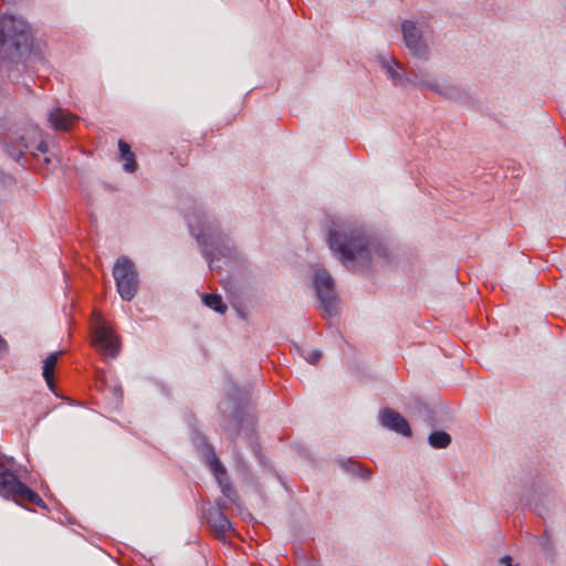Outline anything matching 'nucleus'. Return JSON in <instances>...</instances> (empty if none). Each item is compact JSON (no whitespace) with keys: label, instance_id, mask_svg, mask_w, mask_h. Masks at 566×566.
I'll return each mask as SVG.
<instances>
[{"label":"nucleus","instance_id":"nucleus-1","mask_svg":"<svg viewBox=\"0 0 566 566\" xmlns=\"http://www.w3.org/2000/svg\"><path fill=\"white\" fill-rule=\"evenodd\" d=\"M190 234L201 248L211 271L237 269L242 262L237 242L220 229L218 220L202 208L186 216Z\"/></svg>","mask_w":566,"mask_h":566},{"label":"nucleus","instance_id":"nucleus-2","mask_svg":"<svg viewBox=\"0 0 566 566\" xmlns=\"http://www.w3.org/2000/svg\"><path fill=\"white\" fill-rule=\"evenodd\" d=\"M31 43L30 25L24 19L8 13L0 17V69H6L10 78H14L13 67H24L22 61Z\"/></svg>","mask_w":566,"mask_h":566},{"label":"nucleus","instance_id":"nucleus-3","mask_svg":"<svg viewBox=\"0 0 566 566\" xmlns=\"http://www.w3.org/2000/svg\"><path fill=\"white\" fill-rule=\"evenodd\" d=\"M328 244L346 268L356 271L370 261L374 240L360 228L342 226L329 231Z\"/></svg>","mask_w":566,"mask_h":566},{"label":"nucleus","instance_id":"nucleus-4","mask_svg":"<svg viewBox=\"0 0 566 566\" xmlns=\"http://www.w3.org/2000/svg\"><path fill=\"white\" fill-rule=\"evenodd\" d=\"M43 132L35 124L12 125L6 127L0 123V145L4 153L23 166L22 159L25 151L34 155L33 150L41 154L49 151V145L42 138Z\"/></svg>","mask_w":566,"mask_h":566},{"label":"nucleus","instance_id":"nucleus-5","mask_svg":"<svg viewBox=\"0 0 566 566\" xmlns=\"http://www.w3.org/2000/svg\"><path fill=\"white\" fill-rule=\"evenodd\" d=\"M192 443L200 457V460L209 468L212 472L223 496L231 503L237 504L239 495L235 489L231 485L227 469L220 459L217 457L214 448L210 444L201 432H192Z\"/></svg>","mask_w":566,"mask_h":566},{"label":"nucleus","instance_id":"nucleus-6","mask_svg":"<svg viewBox=\"0 0 566 566\" xmlns=\"http://www.w3.org/2000/svg\"><path fill=\"white\" fill-rule=\"evenodd\" d=\"M248 408V392L244 388H239L235 384L229 382L227 389V397L218 405V409L222 415L224 421V430L234 437L243 428V422L247 416Z\"/></svg>","mask_w":566,"mask_h":566},{"label":"nucleus","instance_id":"nucleus-7","mask_svg":"<svg viewBox=\"0 0 566 566\" xmlns=\"http://www.w3.org/2000/svg\"><path fill=\"white\" fill-rule=\"evenodd\" d=\"M0 494L12 497L15 502H27L48 510V505L42 497L7 469L0 470Z\"/></svg>","mask_w":566,"mask_h":566},{"label":"nucleus","instance_id":"nucleus-8","mask_svg":"<svg viewBox=\"0 0 566 566\" xmlns=\"http://www.w3.org/2000/svg\"><path fill=\"white\" fill-rule=\"evenodd\" d=\"M113 276L119 296L132 301L139 289V276L134 262L128 256H119L113 268Z\"/></svg>","mask_w":566,"mask_h":566},{"label":"nucleus","instance_id":"nucleus-9","mask_svg":"<svg viewBox=\"0 0 566 566\" xmlns=\"http://www.w3.org/2000/svg\"><path fill=\"white\" fill-rule=\"evenodd\" d=\"M92 343L102 354L116 358L120 353V339L103 316L95 312L91 322Z\"/></svg>","mask_w":566,"mask_h":566},{"label":"nucleus","instance_id":"nucleus-10","mask_svg":"<svg viewBox=\"0 0 566 566\" xmlns=\"http://www.w3.org/2000/svg\"><path fill=\"white\" fill-rule=\"evenodd\" d=\"M314 286L321 307L328 316L338 313L337 297L334 291V280L326 270H318L314 276Z\"/></svg>","mask_w":566,"mask_h":566},{"label":"nucleus","instance_id":"nucleus-11","mask_svg":"<svg viewBox=\"0 0 566 566\" xmlns=\"http://www.w3.org/2000/svg\"><path fill=\"white\" fill-rule=\"evenodd\" d=\"M226 502L222 499L216 500L214 505L202 507V518L208 523L217 538L221 539L231 530V523L223 513Z\"/></svg>","mask_w":566,"mask_h":566},{"label":"nucleus","instance_id":"nucleus-12","mask_svg":"<svg viewBox=\"0 0 566 566\" xmlns=\"http://www.w3.org/2000/svg\"><path fill=\"white\" fill-rule=\"evenodd\" d=\"M401 29L406 46L409 51L419 59H427L428 46L416 23L412 21H405Z\"/></svg>","mask_w":566,"mask_h":566},{"label":"nucleus","instance_id":"nucleus-13","mask_svg":"<svg viewBox=\"0 0 566 566\" xmlns=\"http://www.w3.org/2000/svg\"><path fill=\"white\" fill-rule=\"evenodd\" d=\"M380 422L385 428L396 431L397 433L405 437L411 436V429L408 421L399 412L390 408H387L381 412Z\"/></svg>","mask_w":566,"mask_h":566},{"label":"nucleus","instance_id":"nucleus-14","mask_svg":"<svg viewBox=\"0 0 566 566\" xmlns=\"http://www.w3.org/2000/svg\"><path fill=\"white\" fill-rule=\"evenodd\" d=\"M77 119V116L62 107H54L48 114L50 126L55 130L67 132Z\"/></svg>","mask_w":566,"mask_h":566},{"label":"nucleus","instance_id":"nucleus-15","mask_svg":"<svg viewBox=\"0 0 566 566\" xmlns=\"http://www.w3.org/2000/svg\"><path fill=\"white\" fill-rule=\"evenodd\" d=\"M405 81L412 84L413 86H417L420 88L427 87V88L438 93L439 95H442L446 97H451V95H452L451 87L443 86L436 81H426V80L420 78L418 71L413 67L408 71V75L405 78Z\"/></svg>","mask_w":566,"mask_h":566},{"label":"nucleus","instance_id":"nucleus-16","mask_svg":"<svg viewBox=\"0 0 566 566\" xmlns=\"http://www.w3.org/2000/svg\"><path fill=\"white\" fill-rule=\"evenodd\" d=\"M60 355H61V352H56V353L50 354L44 359L43 370H42V376H43L48 387L56 396H57V394H56L55 382H54V379H53V369H54V367H55V365L57 363V359H59Z\"/></svg>","mask_w":566,"mask_h":566},{"label":"nucleus","instance_id":"nucleus-17","mask_svg":"<svg viewBox=\"0 0 566 566\" xmlns=\"http://www.w3.org/2000/svg\"><path fill=\"white\" fill-rule=\"evenodd\" d=\"M118 150L120 159L124 161L123 169L126 172H135L137 170V161L130 146L123 139L118 140Z\"/></svg>","mask_w":566,"mask_h":566},{"label":"nucleus","instance_id":"nucleus-18","mask_svg":"<svg viewBox=\"0 0 566 566\" xmlns=\"http://www.w3.org/2000/svg\"><path fill=\"white\" fill-rule=\"evenodd\" d=\"M228 291V297L231 302L232 308L237 313L238 317L245 319L248 317V313L245 310V305L240 300V295L238 294V289L231 283L228 282L226 286Z\"/></svg>","mask_w":566,"mask_h":566},{"label":"nucleus","instance_id":"nucleus-19","mask_svg":"<svg viewBox=\"0 0 566 566\" xmlns=\"http://www.w3.org/2000/svg\"><path fill=\"white\" fill-rule=\"evenodd\" d=\"M203 305L211 308L216 313L224 314L227 312V304L223 302L220 294L217 293H203L201 295Z\"/></svg>","mask_w":566,"mask_h":566},{"label":"nucleus","instance_id":"nucleus-20","mask_svg":"<svg viewBox=\"0 0 566 566\" xmlns=\"http://www.w3.org/2000/svg\"><path fill=\"white\" fill-rule=\"evenodd\" d=\"M429 444L436 449H444L451 443V436L446 431H433L428 438Z\"/></svg>","mask_w":566,"mask_h":566},{"label":"nucleus","instance_id":"nucleus-21","mask_svg":"<svg viewBox=\"0 0 566 566\" xmlns=\"http://www.w3.org/2000/svg\"><path fill=\"white\" fill-rule=\"evenodd\" d=\"M250 447L251 449L253 450V453L255 454V457L258 459H260V461L262 462V458H261V447L260 444L253 439V434L252 432L250 431Z\"/></svg>","mask_w":566,"mask_h":566},{"label":"nucleus","instance_id":"nucleus-22","mask_svg":"<svg viewBox=\"0 0 566 566\" xmlns=\"http://www.w3.org/2000/svg\"><path fill=\"white\" fill-rule=\"evenodd\" d=\"M321 357H322V353L319 350L315 349V350L310 352L308 355L305 357V359L308 363L315 365L321 359Z\"/></svg>","mask_w":566,"mask_h":566},{"label":"nucleus","instance_id":"nucleus-23","mask_svg":"<svg viewBox=\"0 0 566 566\" xmlns=\"http://www.w3.org/2000/svg\"><path fill=\"white\" fill-rule=\"evenodd\" d=\"M386 70H387L388 75L391 78H394V80L400 78V75L397 73V71L391 65L387 64Z\"/></svg>","mask_w":566,"mask_h":566},{"label":"nucleus","instance_id":"nucleus-24","mask_svg":"<svg viewBox=\"0 0 566 566\" xmlns=\"http://www.w3.org/2000/svg\"><path fill=\"white\" fill-rule=\"evenodd\" d=\"M7 350H8V344H7L6 339H3L0 336V354L6 353Z\"/></svg>","mask_w":566,"mask_h":566},{"label":"nucleus","instance_id":"nucleus-25","mask_svg":"<svg viewBox=\"0 0 566 566\" xmlns=\"http://www.w3.org/2000/svg\"><path fill=\"white\" fill-rule=\"evenodd\" d=\"M114 394H115L117 397L122 398V396H123V389H122V387H120V386H116V387H114Z\"/></svg>","mask_w":566,"mask_h":566},{"label":"nucleus","instance_id":"nucleus-26","mask_svg":"<svg viewBox=\"0 0 566 566\" xmlns=\"http://www.w3.org/2000/svg\"><path fill=\"white\" fill-rule=\"evenodd\" d=\"M370 475H371V473H370V471H369V470H367V469H364V470H363V472H360V476H361L363 479H365V480H366V479H369V478H370Z\"/></svg>","mask_w":566,"mask_h":566}]
</instances>
